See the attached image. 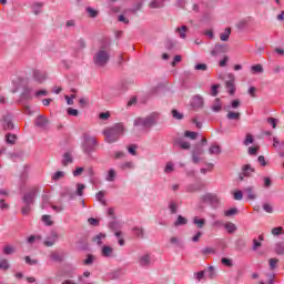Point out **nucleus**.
<instances>
[{
    "mask_svg": "<svg viewBox=\"0 0 284 284\" xmlns=\"http://www.w3.org/2000/svg\"><path fill=\"white\" fill-rule=\"evenodd\" d=\"M102 134L105 143H116L125 134V126H123V123H115L112 126L105 128Z\"/></svg>",
    "mask_w": 284,
    "mask_h": 284,
    "instance_id": "nucleus-1",
    "label": "nucleus"
},
{
    "mask_svg": "<svg viewBox=\"0 0 284 284\" xmlns=\"http://www.w3.org/2000/svg\"><path fill=\"white\" fill-rule=\"evenodd\" d=\"M109 61H110V42L103 41L98 52L93 57V63H95L98 68H105Z\"/></svg>",
    "mask_w": 284,
    "mask_h": 284,
    "instance_id": "nucleus-2",
    "label": "nucleus"
},
{
    "mask_svg": "<svg viewBox=\"0 0 284 284\" xmlns=\"http://www.w3.org/2000/svg\"><path fill=\"white\" fill-rule=\"evenodd\" d=\"M37 194H39V186H32L22 196V202L24 205L21 209V214H23V216H28V214L32 212V205H34Z\"/></svg>",
    "mask_w": 284,
    "mask_h": 284,
    "instance_id": "nucleus-3",
    "label": "nucleus"
},
{
    "mask_svg": "<svg viewBox=\"0 0 284 284\" xmlns=\"http://www.w3.org/2000/svg\"><path fill=\"white\" fill-rule=\"evenodd\" d=\"M156 121H159V113H152L146 118H138L134 121V125L143 128L144 130H150V128L156 125Z\"/></svg>",
    "mask_w": 284,
    "mask_h": 284,
    "instance_id": "nucleus-4",
    "label": "nucleus"
},
{
    "mask_svg": "<svg viewBox=\"0 0 284 284\" xmlns=\"http://www.w3.org/2000/svg\"><path fill=\"white\" fill-rule=\"evenodd\" d=\"M84 142L82 144V150L84 154H92V152H97V138L90 135L89 133L83 134Z\"/></svg>",
    "mask_w": 284,
    "mask_h": 284,
    "instance_id": "nucleus-5",
    "label": "nucleus"
},
{
    "mask_svg": "<svg viewBox=\"0 0 284 284\" xmlns=\"http://www.w3.org/2000/svg\"><path fill=\"white\" fill-rule=\"evenodd\" d=\"M201 201H202V203H210V205H211V207H213V210H216L221 203V200L219 199V196H216V194H212V193H206L205 195H202Z\"/></svg>",
    "mask_w": 284,
    "mask_h": 284,
    "instance_id": "nucleus-6",
    "label": "nucleus"
},
{
    "mask_svg": "<svg viewBox=\"0 0 284 284\" xmlns=\"http://www.w3.org/2000/svg\"><path fill=\"white\" fill-rule=\"evenodd\" d=\"M1 121H2V128L4 131L14 130V122H12L13 121L12 114L7 113L2 115Z\"/></svg>",
    "mask_w": 284,
    "mask_h": 284,
    "instance_id": "nucleus-7",
    "label": "nucleus"
},
{
    "mask_svg": "<svg viewBox=\"0 0 284 284\" xmlns=\"http://www.w3.org/2000/svg\"><path fill=\"white\" fill-rule=\"evenodd\" d=\"M254 172H256V170L254 168H252L251 164L243 165L242 173H240V175H239V181L243 182L245 180V176L247 179H250V176H252V174H254Z\"/></svg>",
    "mask_w": 284,
    "mask_h": 284,
    "instance_id": "nucleus-8",
    "label": "nucleus"
},
{
    "mask_svg": "<svg viewBox=\"0 0 284 284\" xmlns=\"http://www.w3.org/2000/svg\"><path fill=\"white\" fill-rule=\"evenodd\" d=\"M230 50V45L223 43H216L214 49L211 51L212 57H216V54L225 53Z\"/></svg>",
    "mask_w": 284,
    "mask_h": 284,
    "instance_id": "nucleus-9",
    "label": "nucleus"
},
{
    "mask_svg": "<svg viewBox=\"0 0 284 284\" xmlns=\"http://www.w3.org/2000/svg\"><path fill=\"white\" fill-rule=\"evenodd\" d=\"M225 85L226 90H229V94L234 97V94L236 93V85L234 84V74H229V81H226Z\"/></svg>",
    "mask_w": 284,
    "mask_h": 284,
    "instance_id": "nucleus-10",
    "label": "nucleus"
},
{
    "mask_svg": "<svg viewBox=\"0 0 284 284\" xmlns=\"http://www.w3.org/2000/svg\"><path fill=\"white\" fill-rule=\"evenodd\" d=\"M49 123H50V120H48V118H45L44 115H38L36 118L37 128H41L42 130H45Z\"/></svg>",
    "mask_w": 284,
    "mask_h": 284,
    "instance_id": "nucleus-11",
    "label": "nucleus"
},
{
    "mask_svg": "<svg viewBox=\"0 0 284 284\" xmlns=\"http://www.w3.org/2000/svg\"><path fill=\"white\" fill-rule=\"evenodd\" d=\"M173 145L181 148V150H190L191 144L187 141H184L182 138H176L173 142Z\"/></svg>",
    "mask_w": 284,
    "mask_h": 284,
    "instance_id": "nucleus-12",
    "label": "nucleus"
},
{
    "mask_svg": "<svg viewBox=\"0 0 284 284\" xmlns=\"http://www.w3.org/2000/svg\"><path fill=\"white\" fill-rule=\"evenodd\" d=\"M33 79H34V81H37V83H43V81H45V79H47L45 71L34 70Z\"/></svg>",
    "mask_w": 284,
    "mask_h": 284,
    "instance_id": "nucleus-13",
    "label": "nucleus"
},
{
    "mask_svg": "<svg viewBox=\"0 0 284 284\" xmlns=\"http://www.w3.org/2000/svg\"><path fill=\"white\" fill-rule=\"evenodd\" d=\"M49 257L51 258V261H54L55 263H63L64 255L59 251H52Z\"/></svg>",
    "mask_w": 284,
    "mask_h": 284,
    "instance_id": "nucleus-14",
    "label": "nucleus"
},
{
    "mask_svg": "<svg viewBox=\"0 0 284 284\" xmlns=\"http://www.w3.org/2000/svg\"><path fill=\"white\" fill-rule=\"evenodd\" d=\"M57 239H59V233H57L55 231H52L51 237H49L47 241H44L45 247H52V245H54V243H57Z\"/></svg>",
    "mask_w": 284,
    "mask_h": 284,
    "instance_id": "nucleus-15",
    "label": "nucleus"
},
{
    "mask_svg": "<svg viewBox=\"0 0 284 284\" xmlns=\"http://www.w3.org/2000/svg\"><path fill=\"white\" fill-rule=\"evenodd\" d=\"M72 163H74V159L72 158V154H70V152L64 153L62 158L63 168H68Z\"/></svg>",
    "mask_w": 284,
    "mask_h": 284,
    "instance_id": "nucleus-16",
    "label": "nucleus"
},
{
    "mask_svg": "<svg viewBox=\"0 0 284 284\" xmlns=\"http://www.w3.org/2000/svg\"><path fill=\"white\" fill-rule=\"evenodd\" d=\"M114 253V248L112 246L104 245L101 250V255L104 256V258H110L112 254Z\"/></svg>",
    "mask_w": 284,
    "mask_h": 284,
    "instance_id": "nucleus-17",
    "label": "nucleus"
},
{
    "mask_svg": "<svg viewBox=\"0 0 284 284\" xmlns=\"http://www.w3.org/2000/svg\"><path fill=\"white\" fill-rule=\"evenodd\" d=\"M246 246H247V242H245V240L243 239H239L235 242V250H237V252H243V250H245Z\"/></svg>",
    "mask_w": 284,
    "mask_h": 284,
    "instance_id": "nucleus-18",
    "label": "nucleus"
},
{
    "mask_svg": "<svg viewBox=\"0 0 284 284\" xmlns=\"http://www.w3.org/2000/svg\"><path fill=\"white\" fill-rule=\"evenodd\" d=\"M274 252L277 254V256L284 255V242H278L274 246Z\"/></svg>",
    "mask_w": 284,
    "mask_h": 284,
    "instance_id": "nucleus-19",
    "label": "nucleus"
},
{
    "mask_svg": "<svg viewBox=\"0 0 284 284\" xmlns=\"http://www.w3.org/2000/svg\"><path fill=\"white\" fill-rule=\"evenodd\" d=\"M226 119H229V121H240L241 113L234 112V111H229V113L226 114Z\"/></svg>",
    "mask_w": 284,
    "mask_h": 284,
    "instance_id": "nucleus-20",
    "label": "nucleus"
},
{
    "mask_svg": "<svg viewBox=\"0 0 284 284\" xmlns=\"http://www.w3.org/2000/svg\"><path fill=\"white\" fill-rule=\"evenodd\" d=\"M78 250L80 251V252H85V251H88V247H89V244H88V240L87 239H83V240H80L79 242H78Z\"/></svg>",
    "mask_w": 284,
    "mask_h": 284,
    "instance_id": "nucleus-21",
    "label": "nucleus"
},
{
    "mask_svg": "<svg viewBox=\"0 0 284 284\" xmlns=\"http://www.w3.org/2000/svg\"><path fill=\"white\" fill-rule=\"evenodd\" d=\"M109 230H111L112 232H118L119 230H121V222L119 221H111L109 223Z\"/></svg>",
    "mask_w": 284,
    "mask_h": 284,
    "instance_id": "nucleus-22",
    "label": "nucleus"
},
{
    "mask_svg": "<svg viewBox=\"0 0 284 284\" xmlns=\"http://www.w3.org/2000/svg\"><path fill=\"white\" fill-rule=\"evenodd\" d=\"M32 99V91L28 88L21 94V101H31Z\"/></svg>",
    "mask_w": 284,
    "mask_h": 284,
    "instance_id": "nucleus-23",
    "label": "nucleus"
},
{
    "mask_svg": "<svg viewBox=\"0 0 284 284\" xmlns=\"http://www.w3.org/2000/svg\"><path fill=\"white\" fill-rule=\"evenodd\" d=\"M174 227H181V225H187V219H185L183 215H179L178 220L174 222Z\"/></svg>",
    "mask_w": 284,
    "mask_h": 284,
    "instance_id": "nucleus-24",
    "label": "nucleus"
},
{
    "mask_svg": "<svg viewBox=\"0 0 284 284\" xmlns=\"http://www.w3.org/2000/svg\"><path fill=\"white\" fill-rule=\"evenodd\" d=\"M193 108H203V97L201 95H195L193 98Z\"/></svg>",
    "mask_w": 284,
    "mask_h": 284,
    "instance_id": "nucleus-25",
    "label": "nucleus"
},
{
    "mask_svg": "<svg viewBox=\"0 0 284 284\" xmlns=\"http://www.w3.org/2000/svg\"><path fill=\"white\" fill-rule=\"evenodd\" d=\"M139 263L141 267H148V265H150V254L141 256Z\"/></svg>",
    "mask_w": 284,
    "mask_h": 284,
    "instance_id": "nucleus-26",
    "label": "nucleus"
},
{
    "mask_svg": "<svg viewBox=\"0 0 284 284\" xmlns=\"http://www.w3.org/2000/svg\"><path fill=\"white\" fill-rule=\"evenodd\" d=\"M6 142H7L9 145H14V143H17V134L7 133V134H6Z\"/></svg>",
    "mask_w": 284,
    "mask_h": 284,
    "instance_id": "nucleus-27",
    "label": "nucleus"
},
{
    "mask_svg": "<svg viewBox=\"0 0 284 284\" xmlns=\"http://www.w3.org/2000/svg\"><path fill=\"white\" fill-rule=\"evenodd\" d=\"M224 227L226 230V232L229 234H234V232H236V224L232 223V222H227L224 224Z\"/></svg>",
    "mask_w": 284,
    "mask_h": 284,
    "instance_id": "nucleus-28",
    "label": "nucleus"
},
{
    "mask_svg": "<svg viewBox=\"0 0 284 284\" xmlns=\"http://www.w3.org/2000/svg\"><path fill=\"white\" fill-rule=\"evenodd\" d=\"M231 34H232V29L231 28H226L223 33H220L221 41H229Z\"/></svg>",
    "mask_w": 284,
    "mask_h": 284,
    "instance_id": "nucleus-29",
    "label": "nucleus"
},
{
    "mask_svg": "<svg viewBox=\"0 0 284 284\" xmlns=\"http://www.w3.org/2000/svg\"><path fill=\"white\" fill-rule=\"evenodd\" d=\"M105 233H100L95 236H93L92 241L93 243H97L98 245H103V239H105Z\"/></svg>",
    "mask_w": 284,
    "mask_h": 284,
    "instance_id": "nucleus-30",
    "label": "nucleus"
},
{
    "mask_svg": "<svg viewBox=\"0 0 284 284\" xmlns=\"http://www.w3.org/2000/svg\"><path fill=\"white\" fill-rule=\"evenodd\" d=\"M85 12L89 14L91 19H97V17H99V11L91 7H87Z\"/></svg>",
    "mask_w": 284,
    "mask_h": 284,
    "instance_id": "nucleus-31",
    "label": "nucleus"
},
{
    "mask_svg": "<svg viewBox=\"0 0 284 284\" xmlns=\"http://www.w3.org/2000/svg\"><path fill=\"white\" fill-rule=\"evenodd\" d=\"M2 252L3 254H6V256H11V254H14V252H17V248H14V246L11 245H6Z\"/></svg>",
    "mask_w": 284,
    "mask_h": 284,
    "instance_id": "nucleus-32",
    "label": "nucleus"
},
{
    "mask_svg": "<svg viewBox=\"0 0 284 284\" xmlns=\"http://www.w3.org/2000/svg\"><path fill=\"white\" fill-rule=\"evenodd\" d=\"M213 112H221L223 110V106L221 105V99L216 98L213 105H212Z\"/></svg>",
    "mask_w": 284,
    "mask_h": 284,
    "instance_id": "nucleus-33",
    "label": "nucleus"
},
{
    "mask_svg": "<svg viewBox=\"0 0 284 284\" xmlns=\"http://www.w3.org/2000/svg\"><path fill=\"white\" fill-rule=\"evenodd\" d=\"M248 201H254L256 199V194H254V186H250L245 189Z\"/></svg>",
    "mask_w": 284,
    "mask_h": 284,
    "instance_id": "nucleus-34",
    "label": "nucleus"
},
{
    "mask_svg": "<svg viewBox=\"0 0 284 284\" xmlns=\"http://www.w3.org/2000/svg\"><path fill=\"white\" fill-rule=\"evenodd\" d=\"M193 223L194 225H196L200 230L205 227V219H199L197 216H195L193 219Z\"/></svg>",
    "mask_w": 284,
    "mask_h": 284,
    "instance_id": "nucleus-35",
    "label": "nucleus"
},
{
    "mask_svg": "<svg viewBox=\"0 0 284 284\" xmlns=\"http://www.w3.org/2000/svg\"><path fill=\"white\" fill-rule=\"evenodd\" d=\"M277 265H278V258L272 257L268 260V267L272 272H274V270H276Z\"/></svg>",
    "mask_w": 284,
    "mask_h": 284,
    "instance_id": "nucleus-36",
    "label": "nucleus"
},
{
    "mask_svg": "<svg viewBox=\"0 0 284 284\" xmlns=\"http://www.w3.org/2000/svg\"><path fill=\"white\" fill-rule=\"evenodd\" d=\"M149 8H152V9L163 8V0H153V1L149 4Z\"/></svg>",
    "mask_w": 284,
    "mask_h": 284,
    "instance_id": "nucleus-37",
    "label": "nucleus"
},
{
    "mask_svg": "<svg viewBox=\"0 0 284 284\" xmlns=\"http://www.w3.org/2000/svg\"><path fill=\"white\" fill-rule=\"evenodd\" d=\"M236 214H239V209L236 207H232L227 211H224V216H227V217L236 216Z\"/></svg>",
    "mask_w": 284,
    "mask_h": 284,
    "instance_id": "nucleus-38",
    "label": "nucleus"
},
{
    "mask_svg": "<svg viewBox=\"0 0 284 284\" xmlns=\"http://www.w3.org/2000/svg\"><path fill=\"white\" fill-rule=\"evenodd\" d=\"M65 178V172L63 171H57L53 175H52V181H61V179Z\"/></svg>",
    "mask_w": 284,
    "mask_h": 284,
    "instance_id": "nucleus-39",
    "label": "nucleus"
},
{
    "mask_svg": "<svg viewBox=\"0 0 284 284\" xmlns=\"http://www.w3.org/2000/svg\"><path fill=\"white\" fill-rule=\"evenodd\" d=\"M45 205H52V202H50V195L48 194L42 195V210H45Z\"/></svg>",
    "mask_w": 284,
    "mask_h": 284,
    "instance_id": "nucleus-40",
    "label": "nucleus"
},
{
    "mask_svg": "<svg viewBox=\"0 0 284 284\" xmlns=\"http://www.w3.org/2000/svg\"><path fill=\"white\" fill-rule=\"evenodd\" d=\"M253 74H263V65L255 64L251 67Z\"/></svg>",
    "mask_w": 284,
    "mask_h": 284,
    "instance_id": "nucleus-41",
    "label": "nucleus"
},
{
    "mask_svg": "<svg viewBox=\"0 0 284 284\" xmlns=\"http://www.w3.org/2000/svg\"><path fill=\"white\" fill-rule=\"evenodd\" d=\"M133 234L138 237V239H143L145 232L143 231V229H139V227H133L132 229Z\"/></svg>",
    "mask_w": 284,
    "mask_h": 284,
    "instance_id": "nucleus-42",
    "label": "nucleus"
},
{
    "mask_svg": "<svg viewBox=\"0 0 284 284\" xmlns=\"http://www.w3.org/2000/svg\"><path fill=\"white\" fill-rule=\"evenodd\" d=\"M207 274H209L210 281L216 278V268H214V266H209Z\"/></svg>",
    "mask_w": 284,
    "mask_h": 284,
    "instance_id": "nucleus-43",
    "label": "nucleus"
},
{
    "mask_svg": "<svg viewBox=\"0 0 284 284\" xmlns=\"http://www.w3.org/2000/svg\"><path fill=\"white\" fill-rule=\"evenodd\" d=\"M176 32L179 33L181 39H185V33L187 32V27L186 26H182V28H178Z\"/></svg>",
    "mask_w": 284,
    "mask_h": 284,
    "instance_id": "nucleus-44",
    "label": "nucleus"
},
{
    "mask_svg": "<svg viewBox=\"0 0 284 284\" xmlns=\"http://www.w3.org/2000/svg\"><path fill=\"white\" fill-rule=\"evenodd\" d=\"M171 114H172L173 119H176L178 121H182V119H183V113L179 112V110H176V109H173L171 111Z\"/></svg>",
    "mask_w": 284,
    "mask_h": 284,
    "instance_id": "nucleus-45",
    "label": "nucleus"
},
{
    "mask_svg": "<svg viewBox=\"0 0 284 284\" xmlns=\"http://www.w3.org/2000/svg\"><path fill=\"white\" fill-rule=\"evenodd\" d=\"M114 179H116V171H114V169H110L108 176H106V181H114Z\"/></svg>",
    "mask_w": 284,
    "mask_h": 284,
    "instance_id": "nucleus-46",
    "label": "nucleus"
},
{
    "mask_svg": "<svg viewBox=\"0 0 284 284\" xmlns=\"http://www.w3.org/2000/svg\"><path fill=\"white\" fill-rule=\"evenodd\" d=\"M104 196H105V191H100V192L97 193V200L100 203H102V205H105Z\"/></svg>",
    "mask_w": 284,
    "mask_h": 284,
    "instance_id": "nucleus-47",
    "label": "nucleus"
},
{
    "mask_svg": "<svg viewBox=\"0 0 284 284\" xmlns=\"http://www.w3.org/2000/svg\"><path fill=\"white\" fill-rule=\"evenodd\" d=\"M41 8H43V3L36 2L33 4V12H34V14H41Z\"/></svg>",
    "mask_w": 284,
    "mask_h": 284,
    "instance_id": "nucleus-48",
    "label": "nucleus"
},
{
    "mask_svg": "<svg viewBox=\"0 0 284 284\" xmlns=\"http://www.w3.org/2000/svg\"><path fill=\"white\" fill-rule=\"evenodd\" d=\"M184 136L187 139H191L192 141H195L196 136H199V133L192 132V131H185Z\"/></svg>",
    "mask_w": 284,
    "mask_h": 284,
    "instance_id": "nucleus-49",
    "label": "nucleus"
},
{
    "mask_svg": "<svg viewBox=\"0 0 284 284\" xmlns=\"http://www.w3.org/2000/svg\"><path fill=\"white\" fill-rule=\"evenodd\" d=\"M243 143L244 145H250L254 143V135H252L251 133H247Z\"/></svg>",
    "mask_w": 284,
    "mask_h": 284,
    "instance_id": "nucleus-50",
    "label": "nucleus"
},
{
    "mask_svg": "<svg viewBox=\"0 0 284 284\" xmlns=\"http://www.w3.org/2000/svg\"><path fill=\"white\" fill-rule=\"evenodd\" d=\"M192 154H195L197 156H201L203 154V146L201 145H195L193 151H192Z\"/></svg>",
    "mask_w": 284,
    "mask_h": 284,
    "instance_id": "nucleus-51",
    "label": "nucleus"
},
{
    "mask_svg": "<svg viewBox=\"0 0 284 284\" xmlns=\"http://www.w3.org/2000/svg\"><path fill=\"white\" fill-rule=\"evenodd\" d=\"M210 154H221V146L219 145H212L209 149Z\"/></svg>",
    "mask_w": 284,
    "mask_h": 284,
    "instance_id": "nucleus-52",
    "label": "nucleus"
},
{
    "mask_svg": "<svg viewBox=\"0 0 284 284\" xmlns=\"http://www.w3.org/2000/svg\"><path fill=\"white\" fill-rule=\"evenodd\" d=\"M247 23H250V18H245L243 20H241L239 23H237V28L240 30H243V28H246Z\"/></svg>",
    "mask_w": 284,
    "mask_h": 284,
    "instance_id": "nucleus-53",
    "label": "nucleus"
},
{
    "mask_svg": "<svg viewBox=\"0 0 284 284\" xmlns=\"http://www.w3.org/2000/svg\"><path fill=\"white\" fill-rule=\"evenodd\" d=\"M258 150H260V146L256 145V146H250L248 148V154L251 156H256V154H258Z\"/></svg>",
    "mask_w": 284,
    "mask_h": 284,
    "instance_id": "nucleus-54",
    "label": "nucleus"
},
{
    "mask_svg": "<svg viewBox=\"0 0 284 284\" xmlns=\"http://www.w3.org/2000/svg\"><path fill=\"white\" fill-rule=\"evenodd\" d=\"M169 209L171 210V214H176L179 205L176 204V202L172 201L169 204Z\"/></svg>",
    "mask_w": 284,
    "mask_h": 284,
    "instance_id": "nucleus-55",
    "label": "nucleus"
},
{
    "mask_svg": "<svg viewBox=\"0 0 284 284\" xmlns=\"http://www.w3.org/2000/svg\"><path fill=\"white\" fill-rule=\"evenodd\" d=\"M202 254H204V256H207L210 254H216V250L212 247H205L202 250Z\"/></svg>",
    "mask_w": 284,
    "mask_h": 284,
    "instance_id": "nucleus-56",
    "label": "nucleus"
},
{
    "mask_svg": "<svg viewBox=\"0 0 284 284\" xmlns=\"http://www.w3.org/2000/svg\"><path fill=\"white\" fill-rule=\"evenodd\" d=\"M219 88H221V84H213L211 87V95L212 97H217L219 94Z\"/></svg>",
    "mask_w": 284,
    "mask_h": 284,
    "instance_id": "nucleus-57",
    "label": "nucleus"
},
{
    "mask_svg": "<svg viewBox=\"0 0 284 284\" xmlns=\"http://www.w3.org/2000/svg\"><path fill=\"white\" fill-rule=\"evenodd\" d=\"M9 267H10V263L8 262V260L0 261V270L8 271Z\"/></svg>",
    "mask_w": 284,
    "mask_h": 284,
    "instance_id": "nucleus-58",
    "label": "nucleus"
},
{
    "mask_svg": "<svg viewBox=\"0 0 284 284\" xmlns=\"http://www.w3.org/2000/svg\"><path fill=\"white\" fill-rule=\"evenodd\" d=\"M83 190H85L84 184H81V183L77 184V195L78 196H83Z\"/></svg>",
    "mask_w": 284,
    "mask_h": 284,
    "instance_id": "nucleus-59",
    "label": "nucleus"
},
{
    "mask_svg": "<svg viewBox=\"0 0 284 284\" xmlns=\"http://www.w3.org/2000/svg\"><path fill=\"white\" fill-rule=\"evenodd\" d=\"M92 263H94V255L89 254V255L87 256V258L83 261V264H84V265H92Z\"/></svg>",
    "mask_w": 284,
    "mask_h": 284,
    "instance_id": "nucleus-60",
    "label": "nucleus"
},
{
    "mask_svg": "<svg viewBox=\"0 0 284 284\" xmlns=\"http://www.w3.org/2000/svg\"><path fill=\"white\" fill-rule=\"evenodd\" d=\"M136 144H130L128 146L129 154H132V156H136Z\"/></svg>",
    "mask_w": 284,
    "mask_h": 284,
    "instance_id": "nucleus-61",
    "label": "nucleus"
},
{
    "mask_svg": "<svg viewBox=\"0 0 284 284\" xmlns=\"http://www.w3.org/2000/svg\"><path fill=\"white\" fill-rule=\"evenodd\" d=\"M194 70H201L202 72H205V71H207V64L197 63V64H195Z\"/></svg>",
    "mask_w": 284,
    "mask_h": 284,
    "instance_id": "nucleus-62",
    "label": "nucleus"
},
{
    "mask_svg": "<svg viewBox=\"0 0 284 284\" xmlns=\"http://www.w3.org/2000/svg\"><path fill=\"white\" fill-rule=\"evenodd\" d=\"M42 221H43V223H45V225H49V226L54 225V222L52 220H50V215H43Z\"/></svg>",
    "mask_w": 284,
    "mask_h": 284,
    "instance_id": "nucleus-63",
    "label": "nucleus"
},
{
    "mask_svg": "<svg viewBox=\"0 0 284 284\" xmlns=\"http://www.w3.org/2000/svg\"><path fill=\"white\" fill-rule=\"evenodd\" d=\"M77 45H78V47H77L78 50H83V49H85V40H83V39L78 40Z\"/></svg>",
    "mask_w": 284,
    "mask_h": 284,
    "instance_id": "nucleus-64",
    "label": "nucleus"
}]
</instances>
